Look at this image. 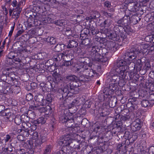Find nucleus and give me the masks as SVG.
I'll return each mask as SVG.
<instances>
[{
	"label": "nucleus",
	"instance_id": "09e8293b",
	"mask_svg": "<svg viewBox=\"0 0 154 154\" xmlns=\"http://www.w3.org/2000/svg\"><path fill=\"white\" fill-rule=\"evenodd\" d=\"M30 135V137H31L33 140H36L38 138V133L36 131L33 132L32 131L31 135Z\"/></svg>",
	"mask_w": 154,
	"mask_h": 154
},
{
	"label": "nucleus",
	"instance_id": "052dcab7",
	"mask_svg": "<svg viewBox=\"0 0 154 154\" xmlns=\"http://www.w3.org/2000/svg\"><path fill=\"white\" fill-rule=\"evenodd\" d=\"M72 59L71 60L66 61L64 62V65L66 66L71 65L73 64L72 62Z\"/></svg>",
	"mask_w": 154,
	"mask_h": 154
},
{
	"label": "nucleus",
	"instance_id": "f03ea898",
	"mask_svg": "<svg viewBox=\"0 0 154 154\" xmlns=\"http://www.w3.org/2000/svg\"><path fill=\"white\" fill-rule=\"evenodd\" d=\"M143 45L140 46L137 45H134L129 50L126 51L123 54V58L127 57L128 58H144V53L142 52L141 46L143 47Z\"/></svg>",
	"mask_w": 154,
	"mask_h": 154
},
{
	"label": "nucleus",
	"instance_id": "338daca9",
	"mask_svg": "<svg viewBox=\"0 0 154 154\" xmlns=\"http://www.w3.org/2000/svg\"><path fill=\"white\" fill-rule=\"evenodd\" d=\"M23 32V30H20L18 31L17 34L15 35V38L16 39L18 36L21 34Z\"/></svg>",
	"mask_w": 154,
	"mask_h": 154
},
{
	"label": "nucleus",
	"instance_id": "5701e85b",
	"mask_svg": "<svg viewBox=\"0 0 154 154\" xmlns=\"http://www.w3.org/2000/svg\"><path fill=\"white\" fill-rule=\"evenodd\" d=\"M9 109H6L4 110L2 112H0V116H5L7 119H9L11 115V113L9 112Z\"/></svg>",
	"mask_w": 154,
	"mask_h": 154
},
{
	"label": "nucleus",
	"instance_id": "f8f14e48",
	"mask_svg": "<svg viewBox=\"0 0 154 154\" xmlns=\"http://www.w3.org/2000/svg\"><path fill=\"white\" fill-rule=\"evenodd\" d=\"M96 46H94L89 52L91 58H98L99 55L98 52L100 51V48Z\"/></svg>",
	"mask_w": 154,
	"mask_h": 154
},
{
	"label": "nucleus",
	"instance_id": "ddd939ff",
	"mask_svg": "<svg viewBox=\"0 0 154 154\" xmlns=\"http://www.w3.org/2000/svg\"><path fill=\"white\" fill-rule=\"evenodd\" d=\"M40 106H36L35 105H34V106H31V108L32 109L34 110H37L38 109L39 111L41 112H45L46 114H48L49 112H47L48 111H49V110L51 109V107L48 106V107H40Z\"/></svg>",
	"mask_w": 154,
	"mask_h": 154
},
{
	"label": "nucleus",
	"instance_id": "49530a36",
	"mask_svg": "<svg viewBox=\"0 0 154 154\" xmlns=\"http://www.w3.org/2000/svg\"><path fill=\"white\" fill-rule=\"evenodd\" d=\"M112 23V20L110 19H107L104 21V27H109Z\"/></svg>",
	"mask_w": 154,
	"mask_h": 154
},
{
	"label": "nucleus",
	"instance_id": "c9c22d12",
	"mask_svg": "<svg viewBox=\"0 0 154 154\" xmlns=\"http://www.w3.org/2000/svg\"><path fill=\"white\" fill-rule=\"evenodd\" d=\"M53 95L48 94L47 95L46 99H45L46 102V105H48L51 103L52 101Z\"/></svg>",
	"mask_w": 154,
	"mask_h": 154
},
{
	"label": "nucleus",
	"instance_id": "4be33fe9",
	"mask_svg": "<svg viewBox=\"0 0 154 154\" xmlns=\"http://www.w3.org/2000/svg\"><path fill=\"white\" fill-rule=\"evenodd\" d=\"M130 104L131 105V106L129 108V109H127L128 110V112L130 111L132 112H136L138 108L137 105L134 103H132V102H131V101L127 105L128 106Z\"/></svg>",
	"mask_w": 154,
	"mask_h": 154
},
{
	"label": "nucleus",
	"instance_id": "a19ab883",
	"mask_svg": "<svg viewBox=\"0 0 154 154\" xmlns=\"http://www.w3.org/2000/svg\"><path fill=\"white\" fill-rule=\"evenodd\" d=\"M77 78V77L75 76L74 75H69L66 77V80L67 81H73V83L75 84L76 83V81L75 82L74 81Z\"/></svg>",
	"mask_w": 154,
	"mask_h": 154
},
{
	"label": "nucleus",
	"instance_id": "37998d69",
	"mask_svg": "<svg viewBox=\"0 0 154 154\" xmlns=\"http://www.w3.org/2000/svg\"><path fill=\"white\" fill-rule=\"evenodd\" d=\"M59 118L60 122L62 123H66L69 118L67 116H66L65 115H63L60 116Z\"/></svg>",
	"mask_w": 154,
	"mask_h": 154
},
{
	"label": "nucleus",
	"instance_id": "6e6d98bb",
	"mask_svg": "<svg viewBox=\"0 0 154 154\" xmlns=\"http://www.w3.org/2000/svg\"><path fill=\"white\" fill-rule=\"evenodd\" d=\"M36 124L37 123H35V121L33 123H32V125L31 124V126L30 127V131H32L35 130L37 128V125Z\"/></svg>",
	"mask_w": 154,
	"mask_h": 154
},
{
	"label": "nucleus",
	"instance_id": "69168bd1",
	"mask_svg": "<svg viewBox=\"0 0 154 154\" xmlns=\"http://www.w3.org/2000/svg\"><path fill=\"white\" fill-rule=\"evenodd\" d=\"M15 27V24H14L13 26H12L11 28V30L9 31V34H8V36L10 37H11V36L12 35L13 33V32L14 31V29Z\"/></svg>",
	"mask_w": 154,
	"mask_h": 154
},
{
	"label": "nucleus",
	"instance_id": "72a5a7b5",
	"mask_svg": "<svg viewBox=\"0 0 154 154\" xmlns=\"http://www.w3.org/2000/svg\"><path fill=\"white\" fill-rule=\"evenodd\" d=\"M139 119H137L136 121L133 123V127H134L136 129L135 131L139 130L141 127V125Z\"/></svg>",
	"mask_w": 154,
	"mask_h": 154
},
{
	"label": "nucleus",
	"instance_id": "de8ad7c7",
	"mask_svg": "<svg viewBox=\"0 0 154 154\" xmlns=\"http://www.w3.org/2000/svg\"><path fill=\"white\" fill-rule=\"evenodd\" d=\"M20 117L21 118L22 122H28L29 120L28 116L25 115H22L21 116H20Z\"/></svg>",
	"mask_w": 154,
	"mask_h": 154
},
{
	"label": "nucleus",
	"instance_id": "ea45409f",
	"mask_svg": "<svg viewBox=\"0 0 154 154\" xmlns=\"http://www.w3.org/2000/svg\"><path fill=\"white\" fill-rule=\"evenodd\" d=\"M65 21L63 20H59L54 22V23L60 26H63L65 25Z\"/></svg>",
	"mask_w": 154,
	"mask_h": 154
},
{
	"label": "nucleus",
	"instance_id": "b1692460",
	"mask_svg": "<svg viewBox=\"0 0 154 154\" xmlns=\"http://www.w3.org/2000/svg\"><path fill=\"white\" fill-rule=\"evenodd\" d=\"M82 40L81 43V45L87 47V48H90V47L91 39L89 38H86L82 39Z\"/></svg>",
	"mask_w": 154,
	"mask_h": 154
},
{
	"label": "nucleus",
	"instance_id": "393cba45",
	"mask_svg": "<svg viewBox=\"0 0 154 154\" xmlns=\"http://www.w3.org/2000/svg\"><path fill=\"white\" fill-rule=\"evenodd\" d=\"M123 21V25L126 26L130 23V17L128 15L125 14V15L122 18Z\"/></svg>",
	"mask_w": 154,
	"mask_h": 154
},
{
	"label": "nucleus",
	"instance_id": "6ab92c4d",
	"mask_svg": "<svg viewBox=\"0 0 154 154\" xmlns=\"http://www.w3.org/2000/svg\"><path fill=\"white\" fill-rule=\"evenodd\" d=\"M74 122V119H72V118H71L70 119H68L67 121L65 123V125L66 126V127L68 128V129H67L66 130V132H69V129L71 128H72L73 129L75 128H77L76 127H75L74 128H73L72 127V126L73 125V123Z\"/></svg>",
	"mask_w": 154,
	"mask_h": 154
},
{
	"label": "nucleus",
	"instance_id": "58836bf2",
	"mask_svg": "<svg viewBox=\"0 0 154 154\" xmlns=\"http://www.w3.org/2000/svg\"><path fill=\"white\" fill-rule=\"evenodd\" d=\"M96 40L97 41V44L99 45L100 44V48H101L102 44H103V42H104V41L106 40L104 38H101V37H98V38H95Z\"/></svg>",
	"mask_w": 154,
	"mask_h": 154
},
{
	"label": "nucleus",
	"instance_id": "f704fd0d",
	"mask_svg": "<svg viewBox=\"0 0 154 154\" xmlns=\"http://www.w3.org/2000/svg\"><path fill=\"white\" fill-rule=\"evenodd\" d=\"M150 102H149V100H143L141 101V106L142 107H146L148 106H149L151 105Z\"/></svg>",
	"mask_w": 154,
	"mask_h": 154
},
{
	"label": "nucleus",
	"instance_id": "a211bd4d",
	"mask_svg": "<svg viewBox=\"0 0 154 154\" xmlns=\"http://www.w3.org/2000/svg\"><path fill=\"white\" fill-rule=\"evenodd\" d=\"M16 81L17 82V85H15L14 84V85H11V86L10 88V89H11V92L12 93H14L15 94L19 93L20 90V88L18 87L19 85V82L17 79Z\"/></svg>",
	"mask_w": 154,
	"mask_h": 154
},
{
	"label": "nucleus",
	"instance_id": "f3484780",
	"mask_svg": "<svg viewBox=\"0 0 154 154\" xmlns=\"http://www.w3.org/2000/svg\"><path fill=\"white\" fill-rule=\"evenodd\" d=\"M117 34L113 31H111L108 35H107V36H108L109 39L114 41H118L119 40V35H117Z\"/></svg>",
	"mask_w": 154,
	"mask_h": 154
},
{
	"label": "nucleus",
	"instance_id": "a18cd8bd",
	"mask_svg": "<svg viewBox=\"0 0 154 154\" xmlns=\"http://www.w3.org/2000/svg\"><path fill=\"white\" fill-rule=\"evenodd\" d=\"M29 118V119H33L35 118V113L32 111H29L27 113Z\"/></svg>",
	"mask_w": 154,
	"mask_h": 154
},
{
	"label": "nucleus",
	"instance_id": "e433bc0d",
	"mask_svg": "<svg viewBox=\"0 0 154 154\" xmlns=\"http://www.w3.org/2000/svg\"><path fill=\"white\" fill-rule=\"evenodd\" d=\"M46 41L51 45L54 44L56 42V39L52 37H48L46 38Z\"/></svg>",
	"mask_w": 154,
	"mask_h": 154
},
{
	"label": "nucleus",
	"instance_id": "9d476101",
	"mask_svg": "<svg viewBox=\"0 0 154 154\" xmlns=\"http://www.w3.org/2000/svg\"><path fill=\"white\" fill-rule=\"evenodd\" d=\"M35 99L36 102V106H44L46 105V102L45 99H44V96L41 94H38L35 97Z\"/></svg>",
	"mask_w": 154,
	"mask_h": 154
},
{
	"label": "nucleus",
	"instance_id": "13d9d810",
	"mask_svg": "<svg viewBox=\"0 0 154 154\" xmlns=\"http://www.w3.org/2000/svg\"><path fill=\"white\" fill-rule=\"evenodd\" d=\"M33 98L32 95L31 94L29 93L26 95V100L27 101H29L32 100Z\"/></svg>",
	"mask_w": 154,
	"mask_h": 154
},
{
	"label": "nucleus",
	"instance_id": "4d7b16f0",
	"mask_svg": "<svg viewBox=\"0 0 154 154\" xmlns=\"http://www.w3.org/2000/svg\"><path fill=\"white\" fill-rule=\"evenodd\" d=\"M51 151V146H48L45 149L44 154H49Z\"/></svg>",
	"mask_w": 154,
	"mask_h": 154
},
{
	"label": "nucleus",
	"instance_id": "9b49d317",
	"mask_svg": "<svg viewBox=\"0 0 154 154\" xmlns=\"http://www.w3.org/2000/svg\"><path fill=\"white\" fill-rule=\"evenodd\" d=\"M32 132V131H30L29 130H26L21 129H19L17 130L16 133H20V135L18 136L17 138L18 140H20V137L22 136L24 137H28L30 135H31V134Z\"/></svg>",
	"mask_w": 154,
	"mask_h": 154
},
{
	"label": "nucleus",
	"instance_id": "8fccbe9b",
	"mask_svg": "<svg viewBox=\"0 0 154 154\" xmlns=\"http://www.w3.org/2000/svg\"><path fill=\"white\" fill-rule=\"evenodd\" d=\"M64 31L66 35L69 36L72 34V31L70 28L67 27L65 29Z\"/></svg>",
	"mask_w": 154,
	"mask_h": 154
},
{
	"label": "nucleus",
	"instance_id": "39448f33",
	"mask_svg": "<svg viewBox=\"0 0 154 154\" xmlns=\"http://www.w3.org/2000/svg\"><path fill=\"white\" fill-rule=\"evenodd\" d=\"M80 143L74 139L72 140L69 146L66 148V151L63 150H60L57 151L55 154H70L71 151L74 149H80Z\"/></svg>",
	"mask_w": 154,
	"mask_h": 154
},
{
	"label": "nucleus",
	"instance_id": "dca6fc26",
	"mask_svg": "<svg viewBox=\"0 0 154 154\" xmlns=\"http://www.w3.org/2000/svg\"><path fill=\"white\" fill-rule=\"evenodd\" d=\"M31 13L34 19V21H35L36 22H38V20L40 22H42L43 18L44 17V13H42V14L36 13L33 14L32 12H31Z\"/></svg>",
	"mask_w": 154,
	"mask_h": 154
},
{
	"label": "nucleus",
	"instance_id": "2eb2a0df",
	"mask_svg": "<svg viewBox=\"0 0 154 154\" xmlns=\"http://www.w3.org/2000/svg\"><path fill=\"white\" fill-rule=\"evenodd\" d=\"M67 48H70L76 47L78 45V43L75 40L68 39L67 40Z\"/></svg>",
	"mask_w": 154,
	"mask_h": 154
},
{
	"label": "nucleus",
	"instance_id": "473e14b6",
	"mask_svg": "<svg viewBox=\"0 0 154 154\" xmlns=\"http://www.w3.org/2000/svg\"><path fill=\"white\" fill-rule=\"evenodd\" d=\"M47 120V118L45 117H41L39 118L36 121H35V123L37 124H41L42 125L45 124Z\"/></svg>",
	"mask_w": 154,
	"mask_h": 154
},
{
	"label": "nucleus",
	"instance_id": "2f4dec72",
	"mask_svg": "<svg viewBox=\"0 0 154 154\" xmlns=\"http://www.w3.org/2000/svg\"><path fill=\"white\" fill-rule=\"evenodd\" d=\"M7 61H9V64H13L14 63L18 64L21 62V60L20 58H7Z\"/></svg>",
	"mask_w": 154,
	"mask_h": 154
},
{
	"label": "nucleus",
	"instance_id": "bb28decb",
	"mask_svg": "<svg viewBox=\"0 0 154 154\" xmlns=\"http://www.w3.org/2000/svg\"><path fill=\"white\" fill-rule=\"evenodd\" d=\"M22 11L21 8H18L15 7L13 10V15L16 16V18H17L19 17L20 13Z\"/></svg>",
	"mask_w": 154,
	"mask_h": 154
},
{
	"label": "nucleus",
	"instance_id": "c03bdc74",
	"mask_svg": "<svg viewBox=\"0 0 154 154\" xmlns=\"http://www.w3.org/2000/svg\"><path fill=\"white\" fill-rule=\"evenodd\" d=\"M109 29L104 27L100 29V30L99 31V33L100 32L101 33L105 34L107 36V35H108L109 33Z\"/></svg>",
	"mask_w": 154,
	"mask_h": 154
},
{
	"label": "nucleus",
	"instance_id": "4468645a",
	"mask_svg": "<svg viewBox=\"0 0 154 154\" xmlns=\"http://www.w3.org/2000/svg\"><path fill=\"white\" fill-rule=\"evenodd\" d=\"M27 22L28 23V26L29 27L38 25V23H36V21H34V19L31 14L29 15V17L27 20Z\"/></svg>",
	"mask_w": 154,
	"mask_h": 154
},
{
	"label": "nucleus",
	"instance_id": "aec40b11",
	"mask_svg": "<svg viewBox=\"0 0 154 154\" xmlns=\"http://www.w3.org/2000/svg\"><path fill=\"white\" fill-rule=\"evenodd\" d=\"M128 110L127 109H124L122 112L121 119L122 120L125 121L130 119V117L128 114Z\"/></svg>",
	"mask_w": 154,
	"mask_h": 154
},
{
	"label": "nucleus",
	"instance_id": "603ef678",
	"mask_svg": "<svg viewBox=\"0 0 154 154\" xmlns=\"http://www.w3.org/2000/svg\"><path fill=\"white\" fill-rule=\"evenodd\" d=\"M135 65L138 68V70L140 69L142 66V64L141 59H138L137 60L136 62V65Z\"/></svg>",
	"mask_w": 154,
	"mask_h": 154
},
{
	"label": "nucleus",
	"instance_id": "5fc2aeb1",
	"mask_svg": "<svg viewBox=\"0 0 154 154\" xmlns=\"http://www.w3.org/2000/svg\"><path fill=\"white\" fill-rule=\"evenodd\" d=\"M38 29H32L30 31V33L33 35H39L38 32Z\"/></svg>",
	"mask_w": 154,
	"mask_h": 154
},
{
	"label": "nucleus",
	"instance_id": "3c124183",
	"mask_svg": "<svg viewBox=\"0 0 154 154\" xmlns=\"http://www.w3.org/2000/svg\"><path fill=\"white\" fill-rule=\"evenodd\" d=\"M96 60L99 62L102 63L103 64L108 62L107 58H96Z\"/></svg>",
	"mask_w": 154,
	"mask_h": 154
},
{
	"label": "nucleus",
	"instance_id": "0eeeda50",
	"mask_svg": "<svg viewBox=\"0 0 154 154\" xmlns=\"http://www.w3.org/2000/svg\"><path fill=\"white\" fill-rule=\"evenodd\" d=\"M89 68V65L87 64H82L77 66L75 68V73L81 74L88 75L89 74L90 70Z\"/></svg>",
	"mask_w": 154,
	"mask_h": 154
},
{
	"label": "nucleus",
	"instance_id": "0e129e2a",
	"mask_svg": "<svg viewBox=\"0 0 154 154\" xmlns=\"http://www.w3.org/2000/svg\"><path fill=\"white\" fill-rule=\"evenodd\" d=\"M6 148L7 149V151L9 154L13 151L12 146L11 144L9 145Z\"/></svg>",
	"mask_w": 154,
	"mask_h": 154
},
{
	"label": "nucleus",
	"instance_id": "1a4fd4ad",
	"mask_svg": "<svg viewBox=\"0 0 154 154\" xmlns=\"http://www.w3.org/2000/svg\"><path fill=\"white\" fill-rule=\"evenodd\" d=\"M114 31L118 35H120L122 39L126 38V31L124 28L121 26L116 25L114 27Z\"/></svg>",
	"mask_w": 154,
	"mask_h": 154
},
{
	"label": "nucleus",
	"instance_id": "423d86ee",
	"mask_svg": "<svg viewBox=\"0 0 154 154\" xmlns=\"http://www.w3.org/2000/svg\"><path fill=\"white\" fill-rule=\"evenodd\" d=\"M1 81L6 82L11 85H17L16 79L15 78V74L13 72L6 74H2L0 75Z\"/></svg>",
	"mask_w": 154,
	"mask_h": 154
},
{
	"label": "nucleus",
	"instance_id": "cd10ccee",
	"mask_svg": "<svg viewBox=\"0 0 154 154\" xmlns=\"http://www.w3.org/2000/svg\"><path fill=\"white\" fill-rule=\"evenodd\" d=\"M75 51L72 50L67 51L63 53V57H72L73 56Z\"/></svg>",
	"mask_w": 154,
	"mask_h": 154
},
{
	"label": "nucleus",
	"instance_id": "a878e982",
	"mask_svg": "<svg viewBox=\"0 0 154 154\" xmlns=\"http://www.w3.org/2000/svg\"><path fill=\"white\" fill-rule=\"evenodd\" d=\"M66 45L63 44H58L54 47V50L55 51L59 52L64 49Z\"/></svg>",
	"mask_w": 154,
	"mask_h": 154
},
{
	"label": "nucleus",
	"instance_id": "7c9ffc66",
	"mask_svg": "<svg viewBox=\"0 0 154 154\" xmlns=\"http://www.w3.org/2000/svg\"><path fill=\"white\" fill-rule=\"evenodd\" d=\"M21 129L30 130V127L31 126V124L29 122H23L22 124Z\"/></svg>",
	"mask_w": 154,
	"mask_h": 154
},
{
	"label": "nucleus",
	"instance_id": "20e7f679",
	"mask_svg": "<svg viewBox=\"0 0 154 154\" xmlns=\"http://www.w3.org/2000/svg\"><path fill=\"white\" fill-rule=\"evenodd\" d=\"M81 85V82L80 84L79 83L78 85H75L74 86L75 87L72 86L70 85H66L63 88L60 89L59 91L62 93V97L65 98L67 96H70V95H69V93L72 94H76V92L75 90L77 88V87Z\"/></svg>",
	"mask_w": 154,
	"mask_h": 154
},
{
	"label": "nucleus",
	"instance_id": "864d4df0",
	"mask_svg": "<svg viewBox=\"0 0 154 154\" xmlns=\"http://www.w3.org/2000/svg\"><path fill=\"white\" fill-rule=\"evenodd\" d=\"M137 17L135 16L131 18V19H130V23H131L134 24L137 23L138 22V21L137 20Z\"/></svg>",
	"mask_w": 154,
	"mask_h": 154
},
{
	"label": "nucleus",
	"instance_id": "79ce46f5",
	"mask_svg": "<svg viewBox=\"0 0 154 154\" xmlns=\"http://www.w3.org/2000/svg\"><path fill=\"white\" fill-rule=\"evenodd\" d=\"M14 122L17 125H20L22 122L20 116H17L14 119Z\"/></svg>",
	"mask_w": 154,
	"mask_h": 154
},
{
	"label": "nucleus",
	"instance_id": "c756f323",
	"mask_svg": "<svg viewBox=\"0 0 154 154\" xmlns=\"http://www.w3.org/2000/svg\"><path fill=\"white\" fill-rule=\"evenodd\" d=\"M130 9L128 11H126L125 12V14L127 12H130L129 11H136L137 9V4L133 2L131 5H130Z\"/></svg>",
	"mask_w": 154,
	"mask_h": 154
},
{
	"label": "nucleus",
	"instance_id": "6e6552de",
	"mask_svg": "<svg viewBox=\"0 0 154 154\" xmlns=\"http://www.w3.org/2000/svg\"><path fill=\"white\" fill-rule=\"evenodd\" d=\"M117 87L116 82L109 84L108 87L105 88L103 90V93L105 94L106 95L112 94L116 89Z\"/></svg>",
	"mask_w": 154,
	"mask_h": 154
},
{
	"label": "nucleus",
	"instance_id": "bf43d9fd",
	"mask_svg": "<svg viewBox=\"0 0 154 154\" xmlns=\"http://www.w3.org/2000/svg\"><path fill=\"white\" fill-rule=\"evenodd\" d=\"M5 140L6 143L8 141L11 142V136L9 134L6 135L5 137Z\"/></svg>",
	"mask_w": 154,
	"mask_h": 154
},
{
	"label": "nucleus",
	"instance_id": "412c9836",
	"mask_svg": "<svg viewBox=\"0 0 154 154\" xmlns=\"http://www.w3.org/2000/svg\"><path fill=\"white\" fill-rule=\"evenodd\" d=\"M108 48L109 50L115 51L117 49V46L116 43L113 41L109 42L107 44Z\"/></svg>",
	"mask_w": 154,
	"mask_h": 154
},
{
	"label": "nucleus",
	"instance_id": "7ed1b4c3",
	"mask_svg": "<svg viewBox=\"0 0 154 154\" xmlns=\"http://www.w3.org/2000/svg\"><path fill=\"white\" fill-rule=\"evenodd\" d=\"M124 59L117 60L114 63L113 66V68L116 72L122 76L124 75L125 71V68L123 67L131 63L130 60L128 58Z\"/></svg>",
	"mask_w": 154,
	"mask_h": 154
},
{
	"label": "nucleus",
	"instance_id": "f257e3e1",
	"mask_svg": "<svg viewBox=\"0 0 154 154\" xmlns=\"http://www.w3.org/2000/svg\"><path fill=\"white\" fill-rule=\"evenodd\" d=\"M77 128L73 129L71 128L69 132H66V134L60 137L58 141V144L63 146L61 150L66 151V148L69 146L72 140L78 138V135L76 133Z\"/></svg>",
	"mask_w": 154,
	"mask_h": 154
},
{
	"label": "nucleus",
	"instance_id": "4c0bfd02",
	"mask_svg": "<svg viewBox=\"0 0 154 154\" xmlns=\"http://www.w3.org/2000/svg\"><path fill=\"white\" fill-rule=\"evenodd\" d=\"M53 57L52 58H62L63 57V53H58L57 52H54L52 53Z\"/></svg>",
	"mask_w": 154,
	"mask_h": 154
},
{
	"label": "nucleus",
	"instance_id": "774afa93",
	"mask_svg": "<svg viewBox=\"0 0 154 154\" xmlns=\"http://www.w3.org/2000/svg\"><path fill=\"white\" fill-rule=\"evenodd\" d=\"M149 152L150 154H154V146H151L149 149Z\"/></svg>",
	"mask_w": 154,
	"mask_h": 154
},
{
	"label": "nucleus",
	"instance_id": "c85d7f7f",
	"mask_svg": "<svg viewBox=\"0 0 154 154\" xmlns=\"http://www.w3.org/2000/svg\"><path fill=\"white\" fill-rule=\"evenodd\" d=\"M109 79L112 82L117 83L119 80V77L117 75L112 74H111Z\"/></svg>",
	"mask_w": 154,
	"mask_h": 154
},
{
	"label": "nucleus",
	"instance_id": "e2e57ef3",
	"mask_svg": "<svg viewBox=\"0 0 154 154\" xmlns=\"http://www.w3.org/2000/svg\"><path fill=\"white\" fill-rule=\"evenodd\" d=\"M45 141V140H44L43 139H42L41 141L39 140H37L35 142V145L36 146L40 145L43 143Z\"/></svg>",
	"mask_w": 154,
	"mask_h": 154
},
{
	"label": "nucleus",
	"instance_id": "680f3d73",
	"mask_svg": "<svg viewBox=\"0 0 154 154\" xmlns=\"http://www.w3.org/2000/svg\"><path fill=\"white\" fill-rule=\"evenodd\" d=\"M7 149L6 148H3L0 154H9Z\"/></svg>",
	"mask_w": 154,
	"mask_h": 154
}]
</instances>
